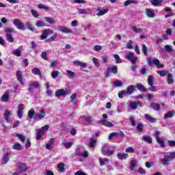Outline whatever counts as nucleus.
<instances>
[{"mask_svg":"<svg viewBox=\"0 0 175 175\" xmlns=\"http://www.w3.org/2000/svg\"><path fill=\"white\" fill-rule=\"evenodd\" d=\"M150 106L152 109H153V110H155L156 111H159V109L161 107L159 104L152 103Z\"/></svg>","mask_w":175,"mask_h":175,"instance_id":"44","label":"nucleus"},{"mask_svg":"<svg viewBox=\"0 0 175 175\" xmlns=\"http://www.w3.org/2000/svg\"><path fill=\"white\" fill-rule=\"evenodd\" d=\"M5 39L7 42H9V43H13L14 42V38L13 37L12 33H6Z\"/></svg>","mask_w":175,"mask_h":175,"instance_id":"28","label":"nucleus"},{"mask_svg":"<svg viewBox=\"0 0 175 175\" xmlns=\"http://www.w3.org/2000/svg\"><path fill=\"white\" fill-rule=\"evenodd\" d=\"M78 14H87V10L85 9H81V8H77Z\"/></svg>","mask_w":175,"mask_h":175,"instance_id":"56","label":"nucleus"},{"mask_svg":"<svg viewBox=\"0 0 175 175\" xmlns=\"http://www.w3.org/2000/svg\"><path fill=\"white\" fill-rule=\"evenodd\" d=\"M41 58H42V59H44V61H49V57H47V53L46 51L42 52Z\"/></svg>","mask_w":175,"mask_h":175,"instance_id":"52","label":"nucleus"},{"mask_svg":"<svg viewBox=\"0 0 175 175\" xmlns=\"http://www.w3.org/2000/svg\"><path fill=\"white\" fill-rule=\"evenodd\" d=\"M134 3V5H136L137 3H139V2L136 0H127L124 2V6H129V5Z\"/></svg>","mask_w":175,"mask_h":175,"instance_id":"36","label":"nucleus"},{"mask_svg":"<svg viewBox=\"0 0 175 175\" xmlns=\"http://www.w3.org/2000/svg\"><path fill=\"white\" fill-rule=\"evenodd\" d=\"M57 169L58 171L60 172V173H63V172H65V163H60L57 165Z\"/></svg>","mask_w":175,"mask_h":175,"instance_id":"31","label":"nucleus"},{"mask_svg":"<svg viewBox=\"0 0 175 175\" xmlns=\"http://www.w3.org/2000/svg\"><path fill=\"white\" fill-rule=\"evenodd\" d=\"M5 35H6V33H12L14 32V29L12 28V27H5Z\"/></svg>","mask_w":175,"mask_h":175,"instance_id":"53","label":"nucleus"},{"mask_svg":"<svg viewBox=\"0 0 175 175\" xmlns=\"http://www.w3.org/2000/svg\"><path fill=\"white\" fill-rule=\"evenodd\" d=\"M148 64V65L151 66L152 64L154 65H156L157 68L159 69V68H163V64H161L159 62V59H153L152 61H151V57L147 58Z\"/></svg>","mask_w":175,"mask_h":175,"instance_id":"6","label":"nucleus"},{"mask_svg":"<svg viewBox=\"0 0 175 175\" xmlns=\"http://www.w3.org/2000/svg\"><path fill=\"white\" fill-rule=\"evenodd\" d=\"M154 136L156 137V140L159 144H160L161 147H165V142L162 138L159 137L158 135V131H156L154 133Z\"/></svg>","mask_w":175,"mask_h":175,"instance_id":"15","label":"nucleus"},{"mask_svg":"<svg viewBox=\"0 0 175 175\" xmlns=\"http://www.w3.org/2000/svg\"><path fill=\"white\" fill-rule=\"evenodd\" d=\"M143 103L140 101H131L129 104V107L131 110H136L137 109V106L142 107Z\"/></svg>","mask_w":175,"mask_h":175,"instance_id":"8","label":"nucleus"},{"mask_svg":"<svg viewBox=\"0 0 175 175\" xmlns=\"http://www.w3.org/2000/svg\"><path fill=\"white\" fill-rule=\"evenodd\" d=\"M13 150H17L18 151H20L23 150V146L21 145L19 143H15L12 146Z\"/></svg>","mask_w":175,"mask_h":175,"instance_id":"33","label":"nucleus"},{"mask_svg":"<svg viewBox=\"0 0 175 175\" xmlns=\"http://www.w3.org/2000/svg\"><path fill=\"white\" fill-rule=\"evenodd\" d=\"M44 20L49 24H55V21H54V18H53L51 17H45Z\"/></svg>","mask_w":175,"mask_h":175,"instance_id":"43","label":"nucleus"},{"mask_svg":"<svg viewBox=\"0 0 175 175\" xmlns=\"http://www.w3.org/2000/svg\"><path fill=\"white\" fill-rule=\"evenodd\" d=\"M142 51H143L144 55H148V48H147V46H146V44H142Z\"/></svg>","mask_w":175,"mask_h":175,"instance_id":"49","label":"nucleus"},{"mask_svg":"<svg viewBox=\"0 0 175 175\" xmlns=\"http://www.w3.org/2000/svg\"><path fill=\"white\" fill-rule=\"evenodd\" d=\"M148 85H154V76L150 75L148 78Z\"/></svg>","mask_w":175,"mask_h":175,"instance_id":"46","label":"nucleus"},{"mask_svg":"<svg viewBox=\"0 0 175 175\" xmlns=\"http://www.w3.org/2000/svg\"><path fill=\"white\" fill-rule=\"evenodd\" d=\"M100 122V124H102V125H104V126H107V128H113V126H114V124H113V123L108 122L105 120H101Z\"/></svg>","mask_w":175,"mask_h":175,"instance_id":"23","label":"nucleus"},{"mask_svg":"<svg viewBox=\"0 0 175 175\" xmlns=\"http://www.w3.org/2000/svg\"><path fill=\"white\" fill-rule=\"evenodd\" d=\"M31 72H32V73H33V75L40 76V77L42 79V72L40 71V69H39L38 68H33L31 70Z\"/></svg>","mask_w":175,"mask_h":175,"instance_id":"29","label":"nucleus"},{"mask_svg":"<svg viewBox=\"0 0 175 175\" xmlns=\"http://www.w3.org/2000/svg\"><path fill=\"white\" fill-rule=\"evenodd\" d=\"M135 88H136V87L133 85L128 86L126 90H122L121 92L118 93V97L120 99H122L124 96H129V95H132L135 92Z\"/></svg>","mask_w":175,"mask_h":175,"instance_id":"1","label":"nucleus"},{"mask_svg":"<svg viewBox=\"0 0 175 175\" xmlns=\"http://www.w3.org/2000/svg\"><path fill=\"white\" fill-rule=\"evenodd\" d=\"M157 74L160 75L162 77H165V76H169V71L165 70H157Z\"/></svg>","mask_w":175,"mask_h":175,"instance_id":"32","label":"nucleus"},{"mask_svg":"<svg viewBox=\"0 0 175 175\" xmlns=\"http://www.w3.org/2000/svg\"><path fill=\"white\" fill-rule=\"evenodd\" d=\"M174 113H175L174 110L170 111L167 113L165 114L164 118L165 120L167 119V118H172V117H173V116H174Z\"/></svg>","mask_w":175,"mask_h":175,"instance_id":"30","label":"nucleus"},{"mask_svg":"<svg viewBox=\"0 0 175 175\" xmlns=\"http://www.w3.org/2000/svg\"><path fill=\"white\" fill-rule=\"evenodd\" d=\"M10 158H12L11 152L3 153L2 165H6L9 162V159H10Z\"/></svg>","mask_w":175,"mask_h":175,"instance_id":"11","label":"nucleus"},{"mask_svg":"<svg viewBox=\"0 0 175 175\" xmlns=\"http://www.w3.org/2000/svg\"><path fill=\"white\" fill-rule=\"evenodd\" d=\"M144 117L146 121H148V122H151V123L157 122V118H153L148 113H146Z\"/></svg>","mask_w":175,"mask_h":175,"instance_id":"22","label":"nucleus"},{"mask_svg":"<svg viewBox=\"0 0 175 175\" xmlns=\"http://www.w3.org/2000/svg\"><path fill=\"white\" fill-rule=\"evenodd\" d=\"M46 117L44 109H41L40 113H35V120H43Z\"/></svg>","mask_w":175,"mask_h":175,"instance_id":"12","label":"nucleus"},{"mask_svg":"<svg viewBox=\"0 0 175 175\" xmlns=\"http://www.w3.org/2000/svg\"><path fill=\"white\" fill-rule=\"evenodd\" d=\"M39 87H40L39 82L34 81L29 84L28 91L29 92H33V90H35V88H39Z\"/></svg>","mask_w":175,"mask_h":175,"instance_id":"10","label":"nucleus"},{"mask_svg":"<svg viewBox=\"0 0 175 175\" xmlns=\"http://www.w3.org/2000/svg\"><path fill=\"white\" fill-rule=\"evenodd\" d=\"M124 58L130 61L131 64H136V62H137V57H136V55H135V53L131 51H127L126 53Z\"/></svg>","mask_w":175,"mask_h":175,"instance_id":"3","label":"nucleus"},{"mask_svg":"<svg viewBox=\"0 0 175 175\" xmlns=\"http://www.w3.org/2000/svg\"><path fill=\"white\" fill-rule=\"evenodd\" d=\"M66 76L68 77V79H73L75 76H76V74L70 70H67Z\"/></svg>","mask_w":175,"mask_h":175,"instance_id":"37","label":"nucleus"},{"mask_svg":"<svg viewBox=\"0 0 175 175\" xmlns=\"http://www.w3.org/2000/svg\"><path fill=\"white\" fill-rule=\"evenodd\" d=\"M28 170V167H27V164L24 163H18V172L19 174L23 173V172H26Z\"/></svg>","mask_w":175,"mask_h":175,"instance_id":"9","label":"nucleus"},{"mask_svg":"<svg viewBox=\"0 0 175 175\" xmlns=\"http://www.w3.org/2000/svg\"><path fill=\"white\" fill-rule=\"evenodd\" d=\"M74 65H77L81 66V68H87V63L82 62L79 60H76L73 62Z\"/></svg>","mask_w":175,"mask_h":175,"instance_id":"26","label":"nucleus"},{"mask_svg":"<svg viewBox=\"0 0 175 175\" xmlns=\"http://www.w3.org/2000/svg\"><path fill=\"white\" fill-rule=\"evenodd\" d=\"M37 134H36V139L39 140L42 137L43 135H44V133L41 131V129H37L36 130Z\"/></svg>","mask_w":175,"mask_h":175,"instance_id":"40","label":"nucleus"},{"mask_svg":"<svg viewBox=\"0 0 175 175\" xmlns=\"http://www.w3.org/2000/svg\"><path fill=\"white\" fill-rule=\"evenodd\" d=\"M58 29L60 32H63L64 33H72L73 32L69 27L65 26H59Z\"/></svg>","mask_w":175,"mask_h":175,"instance_id":"16","label":"nucleus"},{"mask_svg":"<svg viewBox=\"0 0 175 175\" xmlns=\"http://www.w3.org/2000/svg\"><path fill=\"white\" fill-rule=\"evenodd\" d=\"M137 161H136V160H132L131 163L130 169L131 170H135V167H136V166H137Z\"/></svg>","mask_w":175,"mask_h":175,"instance_id":"48","label":"nucleus"},{"mask_svg":"<svg viewBox=\"0 0 175 175\" xmlns=\"http://www.w3.org/2000/svg\"><path fill=\"white\" fill-rule=\"evenodd\" d=\"M16 136L23 143L25 142V136L23 135L22 134H17Z\"/></svg>","mask_w":175,"mask_h":175,"instance_id":"60","label":"nucleus"},{"mask_svg":"<svg viewBox=\"0 0 175 175\" xmlns=\"http://www.w3.org/2000/svg\"><path fill=\"white\" fill-rule=\"evenodd\" d=\"M142 140L149 144H151L152 142V139L150 138V137L148 135H144V137H142Z\"/></svg>","mask_w":175,"mask_h":175,"instance_id":"41","label":"nucleus"},{"mask_svg":"<svg viewBox=\"0 0 175 175\" xmlns=\"http://www.w3.org/2000/svg\"><path fill=\"white\" fill-rule=\"evenodd\" d=\"M16 77L18 81H19L22 85H24V79H23V72L21 71H16Z\"/></svg>","mask_w":175,"mask_h":175,"instance_id":"21","label":"nucleus"},{"mask_svg":"<svg viewBox=\"0 0 175 175\" xmlns=\"http://www.w3.org/2000/svg\"><path fill=\"white\" fill-rule=\"evenodd\" d=\"M102 50V46L100 45H96L94 46V51H100Z\"/></svg>","mask_w":175,"mask_h":175,"instance_id":"64","label":"nucleus"},{"mask_svg":"<svg viewBox=\"0 0 175 175\" xmlns=\"http://www.w3.org/2000/svg\"><path fill=\"white\" fill-rule=\"evenodd\" d=\"M96 16H100L106 14L109 12V9L98 8Z\"/></svg>","mask_w":175,"mask_h":175,"instance_id":"25","label":"nucleus"},{"mask_svg":"<svg viewBox=\"0 0 175 175\" xmlns=\"http://www.w3.org/2000/svg\"><path fill=\"white\" fill-rule=\"evenodd\" d=\"M168 84H173L174 83V80L173 79V75L172 74L168 75Z\"/></svg>","mask_w":175,"mask_h":175,"instance_id":"55","label":"nucleus"},{"mask_svg":"<svg viewBox=\"0 0 175 175\" xmlns=\"http://www.w3.org/2000/svg\"><path fill=\"white\" fill-rule=\"evenodd\" d=\"M113 57L116 59V64H121V62H122V60L121 59V58H120V55H118L117 54H114Z\"/></svg>","mask_w":175,"mask_h":175,"instance_id":"50","label":"nucleus"},{"mask_svg":"<svg viewBox=\"0 0 175 175\" xmlns=\"http://www.w3.org/2000/svg\"><path fill=\"white\" fill-rule=\"evenodd\" d=\"M77 154L78 157H82L83 158H88V152L87 150H84L83 152H78Z\"/></svg>","mask_w":175,"mask_h":175,"instance_id":"34","label":"nucleus"},{"mask_svg":"<svg viewBox=\"0 0 175 175\" xmlns=\"http://www.w3.org/2000/svg\"><path fill=\"white\" fill-rule=\"evenodd\" d=\"M26 27H27V28L29 29V31H31L32 32H33V31L35 30V29H33V27H32V24H31V22H27Z\"/></svg>","mask_w":175,"mask_h":175,"instance_id":"58","label":"nucleus"},{"mask_svg":"<svg viewBox=\"0 0 175 175\" xmlns=\"http://www.w3.org/2000/svg\"><path fill=\"white\" fill-rule=\"evenodd\" d=\"M12 23L14 27L17 28V29H19V31H25V25L21 21L18 19H15L12 21Z\"/></svg>","mask_w":175,"mask_h":175,"instance_id":"5","label":"nucleus"},{"mask_svg":"<svg viewBox=\"0 0 175 175\" xmlns=\"http://www.w3.org/2000/svg\"><path fill=\"white\" fill-rule=\"evenodd\" d=\"M113 151L110 150V148L109 147V144H105L102 147V154L104 155H112Z\"/></svg>","mask_w":175,"mask_h":175,"instance_id":"7","label":"nucleus"},{"mask_svg":"<svg viewBox=\"0 0 175 175\" xmlns=\"http://www.w3.org/2000/svg\"><path fill=\"white\" fill-rule=\"evenodd\" d=\"M53 30H51L50 29L44 30L42 32V34L40 36L42 40H44V39H47V37L49 36V35H51V33H53Z\"/></svg>","mask_w":175,"mask_h":175,"instance_id":"14","label":"nucleus"},{"mask_svg":"<svg viewBox=\"0 0 175 175\" xmlns=\"http://www.w3.org/2000/svg\"><path fill=\"white\" fill-rule=\"evenodd\" d=\"M96 144V139L92 137L90 138V143H89V147L90 148H92L93 147H95V145Z\"/></svg>","mask_w":175,"mask_h":175,"instance_id":"35","label":"nucleus"},{"mask_svg":"<svg viewBox=\"0 0 175 175\" xmlns=\"http://www.w3.org/2000/svg\"><path fill=\"white\" fill-rule=\"evenodd\" d=\"M125 134L122 131L111 133L109 135V139H113V137H124Z\"/></svg>","mask_w":175,"mask_h":175,"instance_id":"13","label":"nucleus"},{"mask_svg":"<svg viewBox=\"0 0 175 175\" xmlns=\"http://www.w3.org/2000/svg\"><path fill=\"white\" fill-rule=\"evenodd\" d=\"M131 29L133 31V32H135V33H142V32H143V29H140V28H137L136 27V26H133L131 27Z\"/></svg>","mask_w":175,"mask_h":175,"instance_id":"42","label":"nucleus"},{"mask_svg":"<svg viewBox=\"0 0 175 175\" xmlns=\"http://www.w3.org/2000/svg\"><path fill=\"white\" fill-rule=\"evenodd\" d=\"M62 145L66 148V150H68V148H70V147L73 146V142H63Z\"/></svg>","mask_w":175,"mask_h":175,"instance_id":"39","label":"nucleus"},{"mask_svg":"<svg viewBox=\"0 0 175 175\" xmlns=\"http://www.w3.org/2000/svg\"><path fill=\"white\" fill-rule=\"evenodd\" d=\"M8 99H9V92H5L1 97V101L2 102H8Z\"/></svg>","mask_w":175,"mask_h":175,"instance_id":"38","label":"nucleus"},{"mask_svg":"<svg viewBox=\"0 0 175 175\" xmlns=\"http://www.w3.org/2000/svg\"><path fill=\"white\" fill-rule=\"evenodd\" d=\"M112 72V73H117L118 70H117V66H113L111 68H108L107 70V77H109L110 76V72Z\"/></svg>","mask_w":175,"mask_h":175,"instance_id":"17","label":"nucleus"},{"mask_svg":"<svg viewBox=\"0 0 175 175\" xmlns=\"http://www.w3.org/2000/svg\"><path fill=\"white\" fill-rule=\"evenodd\" d=\"M133 41L132 40H130L127 44H126V49H129V50H132L133 49Z\"/></svg>","mask_w":175,"mask_h":175,"instance_id":"47","label":"nucleus"},{"mask_svg":"<svg viewBox=\"0 0 175 175\" xmlns=\"http://www.w3.org/2000/svg\"><path fill=\"white\" fill-rule=\"evenodd\" d=\"M18 109V118H23V110H24V105L23 104H19L18 106L17 107Z\"/></svg>","mask_w":175,"mask_h":175,"instance_id":"19","label":"nucleus"},{"mask_svg":"<svg viewBox=\"0 0 175 175\" xmlns=\"http://www.w3.org/2000/svg\"><path fill=\"white\" fill-rule=\"evenodd\" d=\"M100 166H105V165H109L110 163V160L107 158H100Z\"/></svg>","mask_w":175,"mask_h":175,"instance_id":"24","label":"nucleus"},{"mask_svg":"<svg viewBox=\"0 0 175 175\" xmlns=\"http://www.w3.org/2000/svg\"><path fill=\"white\" fill-rule=\"evenodd\" d=\"M115 87H121L122 85V81H116L113 82Z\"/></svg>","mask_w":175,"mask_h":175,"instance_id":"62","label":"nucleus"},{"mask_svg":"<svg viewBox=\"0 0 175 175\" xmlns=\"http://www.w3.org/2000/svg\"><path fill=\"white\" fill-rule=\"evenodd\" d=\"M165 50L167 53H170L171 51H173V47L172 45L167 44L165 46Z\"/></svg>","mask_w":175,"mask_h":175,"instance_id":"54","label":"nucleus"},{"mask_svg":"<svg viewBox=\"0 0 175 175\" xmlns=\"http://www.w3.org/2000/svg\"><path fill=\"white\" fill-rule=\"evenodd\" d=\"M13 54L16 57H20L21 55V51L20 49H15L13 51Z\"/></svg>","mask_w":175,"mask_h":175,"instance_id":"57","label":"nucleus"},{"mask_svg":"<svg viewBox=\"0 0 175 175\" xmlns=\"http://www.w3.org/2000/svg\"><path fill=\"white\" fill-rule=\"evenodd\" d=\"M38 9H44V10H49L50 9L49 7H46L43 4H38Z\"/></svg>","mask_w":175,"mask_h":175,"instance_id":"61","label":"nucleus"},{"mask_svg":"<svg viewBox=\"0 0 175 175\" xmlns=\"http://www.w3.org/2000/svg\"><path fill=\"white\" fill-rule=\"evenodd\" d=\"M150 2L153 6H158L159 3H162V2H163V0H151Z\"/></svg>","mask_w":175,"mask_h":175,"instance_id":"45","label":"nucleus"},{"mask_svg":"<svg viewBox=\"0 0 175 175\" xmlns=\"http://www.w3.org/2000/svg\"><path fill=\"white\" fill-rule=\"evenodd\" d=\"M77 96H76V94H72L70 96V100L72 103H76V99H77Z\"/></svg>","mask_w":175,"mask_h":175,"instance_id":"63","label":"nucleus"},{"mask_svg":"<svg viewBox=\"0 0 175 175\" xmlns=\"http://www.w3.org/2000/svg\"><path fill=\"white\" fill-rule=\"evenodd\" d=\"M117 157L118 158V159H120L121 161L124 160V159H126V158H128L129 154L128 153H117Z\"/></svg>","mask_w":175,"mask_h":175,"instance_id":"27","label":"nucleus"},{"mask_svg":"<svg viewBox=\"0 0 175 175\" xmlns=\"http://www.w3.org/2000/svg\"><path fill=\"white\" fill-rule=\"evenodd\" d=\"M146 15L149 18H154V17H155V12H154V11H152V10H151L150 8H146Z\"/></svg>","mask_w":175,"mask_h":175,"instance_id":"18","label":"nucleus"},{"mask_svg":"<svg viewBox=\"0 0 175 175\" xmlns=\"http://www.w3.org/2000/svg\"><path fill=\"white\" fill-rule=\"evenodd\" d=\"M28 117L29 118H35V111H33V109H30L29 111H28Z\"/></svg>","mask_w":175,"mask_h":175,"instance_id":"51","label":"nucleus"},{"mask_svg":"<svg viewBox=\"0 0 175 175\" xmlns=\"http://www.w3.org/2000/svg\"><path fill=\"white\" fill-rule=\"evenodd\" d=\"M68 94H70V88H68L64 89H59L57 90L55 93V96L57 98H59V96H66V95H68Z\"/></svg>","mask_w":175,"mask_h":175,"instance_id":"4","label":"nucleus"},{"mask_svg":"<svg viewBox=\"0 0 175 175\" xmlns=\"http://www.w3.org/2000/svg\"><path fill=\"white\" fill-rule=\"evenodd\" d=\"M59 76V72L55 70L52 72V77L53 79H57Z\"/></svg>","mask_w":175,"mask_h":175,"instance_id":"59","label":"nucleus"},{"mask_svg":"<svg viewBox=\"0 0 175 175\" xmlns=\"http://www.w3.org/2000/svg\"><path fill=\"white\" fill-rule=\"evenodd\" d=\"M4 116H5L6 122H10V117L12 116V111H9V109H5V112H4Z\"/></svg>","mask_w":175,"mask_h":175,"instance_id":"20","label":"nucleus"},{"mask_svg":"<svg viewBox=\"0 0 175 175\" xmlns=\"http://www.w3.org/2000/svg\"><path fill=\"white\" fill-rule=\"evenodd\" d=\"M175 158V153L171 152L170 155H164V158L161 159V164L163 165V166H169L170 165V161L172 159H174Z\"/></svg>","mask_w":175,"mask_h":175,"instance_id":"2","label":"nucleus"}]
</instances>
